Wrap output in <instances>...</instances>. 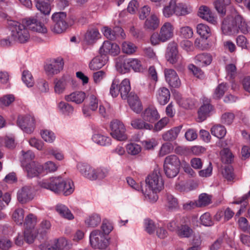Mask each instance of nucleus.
<instances>
[{
	"label": "nucleus",
	"instance_id": "nucleus-1",
	"mask_svg": "<svg viewBox=\"0 0 250 250\" xmlns=\"http://www.w3.org/2000/svg\"><path fill=\"white\" fill-rule=\"evenodd\" d=\"M40 187L49 189L56 194L68 196L74 190V185L70 179L63 180L61 177H51L39 182Z\"/></svg>",
	"mask_w": 250,
	"mask_h": 250
},
{
	"label": "nucleus",
	"instance_id": "nucleus-2",
	"mask_svg": "<svg viewBox=\"0 0 250 250\" xmlns=\"http://www.w3.org/2000/svg\"><path fill=\"white\" fill-rule=\"evenodd\" d=\"M221 29L223 33L226 35H236L239 31L244 34L250 32L247 22L240 15H236L234 18L227 17L224 19Z\"/></svg>",
	"mask_w": 250,
	"mask_h": 250
},
{
	"label": "nucleus",
	"instance_id": "nucleus-3",
	"mask_svg": "<svg viewBox=\"0 0 250 250\" xmlns=\"http://www.w3.org/2000/svg\"><path fill=\"white\" fill-rule=\"evenodd\" d=\"M12 38L21 43L27 42L30 39L29 31L26 26L20 22L11 21L8 22Z\"/></svg>",
	"mask_w": 250,
	"mask_h": 250
},
{
	"label": "nucleus",
	"instance_id": "nucleus-4",
	"mask_svg": "<svg viewBox=\"0 0 250 250\" xmlns=\"http://www.w3.org/2000/svg\"><path fill=\"white\" fill-rule=\"evenodd\" d=\"M77 168L84 177L91 180L104 179L108 175L109 172L106 168H94L89 165L83 163H79Z\"/></svg>",
	"mask_w": 250,
	"mask_h": 250
},
{
	"label": "nucleus",
	"instance_id": "nucleus-5",
	"mask_svg": "<svg viewBox=\"0 0 250 250\" xmlns=\"http://www.w3.org/2000/svg\"><path fill=\"white\" fill-rule=\"evenodd\" d=\"M181 162L176 155H170L166 157L164 162V170L168 178L176 177L179 172Z\"/></svg>",
	"mask_w": 250,
	"mask_h": 250
},
{
	"label": "nucleus",
	"instance_id": "nucleus-6",
	"mask_svg": "<svg viewBox=\"0 0 250 250\" xmlns=\"http://www.w3.org/2000/svg\"><path fill=\"white\" fill-rule=\"evenodd\" d=\"M53 25L51 30L55 33L60 34L66 30L69 25L66 21V14L64 12H58L52 16Z\"/></svg>",
	"mask_w": 250,
	"mask_h": 250
},
{
	"label": "nucleus",
	"instance_id": "nucleus-7",
	"mask_svg": "<svg viewBox=\"0 0 250 250\" xmlns=\"http://www.w3.org/2000/svg\"><path fill=\"white\" fill-rule=\"evenodd\" d=\"M111 135L119 141H125L127 139L125 134V128L122 122L115 120L110 123Z\"/></svg>",
	"mask_w": 250,
	"mask_h": 250
},
{
	"label": "nucleus",
	"instance_id": "nucleus-8",
	"mask_svg": "<svg viewBox=\"0 0 250 250\" xmlns=\"http://www.w3.org/2000/svg\"><path fill=\"white\" fill-rule=\"evenodd\" d=\"M146 182L149 188L156 191H160L164 188V182L159 173L153 172L146 179Z\"/></svg>",
	"mask_w": 250,
	"mask_h": 250
},
{
	"label": "nucleus",
	"instance_id": "nucleus-9",
	"mask_svg": "<svg viewBox=\"0 0 250 250\" xmlns=\"http://www.w3.org/2000/svg\"><path fill=\"white\" fill-rule=\"evenodd\" d=\"M19 126L27 133H32L35 128L34 118L30 115L20 116L17 120Z\"/></svg>",
	"mask_w": 250,
	"mask_h": 250
},
{
	"label": "nucleus",
	"instance_id": "nucleus-10",
	"mask_svg": "<svg viewBox=\"0 0 250 250\" xmlns=\"http://www.w3.org/2000/svg\"><path fill=\"white\" fill-rule=\"evenodd\" d=\"M67 243L63 238L55 239L41 244L40 248L41 250H63Z\"/></svg>",
	"mask_w": 250,
	"mask_h": 250
},
{
	"label": "nucleus",
	"instance_id": "nucleus-11",
	"mask_svg": "<svg viewBox=\"0 0 250 250\" xmlns=\"http://www.w3.org/2000/svg\"><path fill=\"white\" fill-rule=\"evenodd\" d=\"M120 51L119 46L114 43L110 41H104L99 49V52L101 55L106 56L107 54H110L112 56L117 55Z\"/></svg>",
	"mask_w": 250,
	"mask_h": 250
},
{
	"label": "nucleus",
	"instance_id": "nucleus-12",
	"mask_svg": "<svg viewBox=\"0 0 250 250\" xmlns=\"http://www.w3.org/2000/svg\"><path fill=\"white\" fill-rule=\"evenodd\" d=\"M23 21L26 26L33 31L42 34H45L47 32V29L45 26L35 18L25 19Z\"/></svg>",
	"mask_w": 250,
	"mask_h": 250
},
{
	"label": "nucleus",
	"instance_id": "nucleus-13",
	"mask_svg": "<svg viewBox=\"0 0 250 250\" xmlns=\"http://www.w3.org/2000/svg\"><path fill=\"white\" fill-rule=\"evenodd\" d=\"M164 72L166 81L170 86L173 88H178L180 86L181 81L174 70L166 69Z\"/></svg>",
	"mask_w": 250,
	"mask_h": 250
},
{
	"label": "nucleus",
	"instance_id": "nucleus-14",
	"mask_svg": "<svg viewBox=\"0 0 250 250\" xmlns=\"http://www.w3.org/2000/svg\"><path fill=\"white\" fill-rule=\"evenodd\" d=\"M64 62L62 58H57L46 64L44 69L48 75L57 74L62 69Z\"/></svg>",
	"mask_w": 250,
	"mask_h": 250
},
{
	"label": "nucleus",
	"instance_id": "nucleus-15",
	"mask_svg": "<svg viewBox=\"0 0 250 250\" xmlns=\"http://www.w3.org/2000/svg\"><path fill=\"white\" fill-rule=\"evenodd\" d=\"M174 27L170 22H165L161 27L158 35V39L165 42L170 39L173 36Z\"/></svg>",
	"mask_w": 250,
	"mask_h": 250
},
{
	"label": "nucleus",
	"instance_id": "nucleus-16",
	"mask_svg": "<svg viewBox=\"0 0 250 250\" xmlns=\"http://www.w3.org/2000/svg\"><path fill=\"white\" fill-rule=\"evenodd\" d=\"M28 177L33 178L38 176L43 171L42 166L39 163L33 161L24 167Z\"/></svg>",
	"mask_w": 250,
	"mask_h": 250
},
{
	"label": "nucleus",
	"instance_id": "nucleus-17",
	"mask_svg": "<svg viewBox=\"0 0 250 250\" xmlns=\"http://www.w3.org/2000/svg\"><path fill=\"white\" fill-rule=\"evenodd\" d=\"M198 15L213 25H215L217 23V18L214 16L210 9L207 6L202 5L199 7Z\"/></svg>",
	"mask_w": 250,
	"mask_h": 250
},
{
	"label": "nucleus",
	"instance_id": "nucleus-18",
	"mask_svg": "<svg viewBox=\"0 0 250 250\" xmlns=\"http://www.w3.org/2000/svg\"><path fill=\"white\" fill-rule=\"evenodd\" d=\"M34 189L31 186H26L23 187L18 193V199L21 203H25L33 198Z\"/></svg>",
	"mask_w": 250,
	"mask_h": 250
},
{
	"label": "nucleus",
	"instance_id": "nucleus-19",
	"mask_svg": "<svg viewBox=\"0 0 250 250\" xmlns=\"http://www.w3.org/2000/svg\"><path fill=\"white\" fill-rule=\"evenodd\" d=\"M142 118L145 121L153 123L160 118V115L156 107L149 106L142 113Z\"/></svg>",
	"mask_w": 250,
	"mask_h": 250
},
{
	"label": "nucleus",
	"instance_id": "nucleus-20",
	"mask_svg": "<svg viewBox=\"0 0 250 250\" xmlns=\"http://www.w3.org/2000/svg\"><path fill=\"white\" fill-rule=\"evenodd\" d=\"M166 57L167 61L170 63L175 64L178 62L179 55H178L177 46L175 43H172L169 44Z\"/></svg>",
	"mask_w": 250,
	"mask_h": 250
},
{
	"label": "nucleus",
	"instance_id": "nucleus-21",
	"mask_svg": "<svg viewBox=\"0 0 250 250\" xmlns=\"http://www.w3.org/2000/svg\"><path fill=\"white\" fill-rule=\"evenodd\" d=\"M102 31L104 36L110 40H115L119 35L123 37V30L119 26H116L112 29L107 27H104Z\"/></svg>",
	"mask_w": 250,
	"mask_h": 250
},
{
	"label": "nucleus",
	"instance_id": "nucleus-22",
	"mask_svg": "<svg viewBox=\"0 0 250 250\" xmlns=\"http://www.w3.org/2000/svg\"><path fill=\"white\" fill-rule=\"evenodd\" d=\"M127 99L128 103L133 111L137 113L142 111V105L137 95L130 92Z\"/></svg>",
	"mask_w": 250,
	"mask_h": 250
},
{
	"label": "nucleus",
	"instance_id": "nucleus-23",
	"mask_svg": "<svg viewBox=\"0 0 250 250\" xmlns=\"http://www.w3.org/2000/svg\"><path fill=\"white\" fill-rule=\"evenodd\" d=\"M86 98L85 93L82 91H76L65 96L64 99L67 102L75 103L76 104H81Z\"/></svg>",
	"mask_w": 250,
	"mask_h": 250
},
{
	"label": "nucleus",
	"instance_id": "nucleus-24",
	"mask_svg": "<svg viewBox=\"0 0 250 250\" xmlns=\"http://www.w3.org/2000/svg\"><path fill=\"white\" fill-rule=\"evenodd\" d=\"M156 97L158 102L161 105H165L169 100L170 94L169 90L166 87H160L157 91Z\"/></svg>",
	"mask_w": 250,
	"mask_h": 250
},
{
	"label": "nucleus",
	"instance_id": "nucleus-25",
	"mask_svg": "<svg viewBox=\"0 0 250 250\" xmlns=\"http://www.w3.org/2000/svg\"><path fill=\"white\" fill-rule=\"evenodd\" d=\"M209 103L210 101L207 99L204 101L203 105L201 106L198 112L199 121L202 122L206 120L212 110V106Z\"/></svg>",
	"mask_w": 250,
	"mask_h": 250
},
{
	"label": "nucleus",
	"instance_id": "nucleus-26",
	"mask_svg": "<svg viewBox=\"0 0 250 250\" xmlns=\"http://www.w3.org/2000/svg\"><path fill=\"white\" fill-rule=\"evenodd\" d=\"M107 61V57L105 56H98L95 57L89 63V68L91 70H95L101 68Z\"/></svg>",
	"mask_w": 250,
	"mask_h": 250
},
{
	"label": "nucleus",
	"instance_id": "nucleus-27",
	"mask_svg": "<svg viewBox=\"0 0 250 250\" xmlns=\"http://www.w3.org/2000/svg\"><path fill=\"white\" fill-rule=\"evenodd\" d=\"M119 93L123 99H126L129 95V92L131 90L130 83L129 79H125L123 80L119 86Z\"/></svg>",
	"mask_w": 250,
	"mask_h": 250
},
{
	"label": "nucleus",
	"instance_id": "nucleus-28",
	"mask_svg": "<svg viewBox=\"0 0 250 250\" xmlns=\"http://www.w3.org/2000/svg\"><path fill=\"white\" fill-rule=\"evenodd\" d=\"M100 38V34L97 28L87 30L84 36V40L88 44H92Z\"/></svg>",
	"mask_w": 250,
	"mask_h": 250
},
{
	"label": "nucleus",
	"instance_id": "nucleus-29",
	"mask_svg": "<svg viewBox=\"0 0 250 250\" xmlns=\"http://www.w3.org/2000/svg\"><path fill=\"white\" fill-rule=\"evenodd\" d=\"M182 127V125H179L167 131L163 134V139L165 141H172L175 140L178 137Z\"/></svg>",
	"mask_w": 250,
	"mask_h": 250
},
{
	"label": "nucleus",
	"instance_id": "nucleus-30",
	"mask_svg": "<svg viewBox=\"0 0 250 250\" xmlns=\"http://www.w3.org/2000/svg\"><path fill=\"white\" fill-rule=\"evenodd\" d=\"M56 211L62 217L68 220H72L74 216L69 208L65 205L59 204L55 207Z\"/></svg>",
	"mask_w": 250,
	"mask_h": 250
},
{
	"label": "nucleus",
	"instance_id": "nucleus-31",
	"mask_svg": "<svg viewBox=\"0 0 250 250\" xmlns=\"http://www.w3.org/2000/svg\"><path fill=\"white\" fill-rule=\"evenodd\" d=\"M131 126L137 129H148L151 130L153 128V125L149 123H147L141 119H133L131 122Z\"/></svg>",
	"mask_w": 250,
	"mask_h": 250
},
{
	"label": "nucleus",
	"instance_id": "nucleus-32",
	"mask_svg": "<svg viewBox=\"0 0 250 250\" xmlns=\"http://www.w3.org/2000/svg\"><path fill=\"white\" fill-rule=\"evenodd\" d=\"M92 139L95 143L102 146H108L111 144V138L110 137L99 133L94 134L92 136Z\"/></svg>",
	"mask_w": 250,
	"mask_h": 250
},
{
	"label": "nucleus",
	"instance_id": "nucleus-33",
	"mask_svg": "<svg viewBox=\"0 0 250 250\" xmlns=\"http://www.w3.org/2000/svg\"><path fill=\"white\" fill-rule=\"evenodd\" d=\"M230 0H214L213 4L219 13L225 15L227 7L230 4Z\"/></svg>",
	"mask_w": 250,
	"mask_h": 250
},
{
	"label": "nucleus",
	"instance_id": "nucleus-34",
	"mask_svg": "<svg viewBox=\"0 0 250 250\" xmlns=\"http://www.w3.org/2000/svg\"><path fill=\"white\" fill-rule=\"evenodd\" d=\"M159 19L156 15H152L149 19L145 21V26L147 29L154 30L159 26Z\"/></svg>",
	"mask_w": 250,
	"mask_h": 250
},
{
	"label": "nucleus",
	"instance_id": "nucleus-35",
	"mask_svg": "<svg viewBox=\"0 0 250 250\" xmlns=\"http://www.w3.org/2000/svg\"><path fill=\"white\" fill-rule=\"evenodd\" d=\"M101 222V216L97 213L92 214L85 220L86 225L91 228L96 227L100 224Z\"/></svg>",
	"mask_w": 250,
	"mask_h": 250
},
{
	"label": "nucleus",
	"instance_id": "nucleus-36",
	"mask_svg": "<svg viewBox=\"0 0 250 250\" xmlns=\"http://www.w3.org/2000/svg\"><path fill=\"white\" fill-rule=\"evenodd\" d=\"M210 131L212 135L219 139L224 138L227 133L226 128L220 125H214L211 127Z\"/></svg>",
	"mask_w": 250,
	"mask_h": 250
},
{
	"label": "nucleus",
	"instance_id": "nucleus-37",
	"mask_svg": "<svg viewBox=\"0 0 250 250\" xmlns=\"http://www.w3.org/2000/svg\"><path fill=\"white\" fill-rule=\"evenodd\" d=\"M36 6L41 12L45 16L49 15L51 11L50 4L46 2L41 0H35Z\"/></svg>",
	"mask_w": 250,
	"mask_h": 250
},
{
	"label": "nucleus",
	"instance_id": "nucleus-38",
	"mask_svg": "<svg viewBox=\"0 0 250 250\" xmlns=\"http://www.w3.org/2000/svg\"><path fill=\"white\" fill-rule=\"evenodd\" d=\"M193 233L192 229L187 225H182L180 226L176 233L181 238H189Z\"/></svg>",
	"mask_w": 250,
	"mask_h": 250
},
{
	"label": "nucleus",
	"instance_id": "nucleus-39",
	"mask_svg": "<svg viewBox=\"0 0 250 250\" xmlns=\"http://www.w3.org/2000/svg\"><path fill=\"white\" fill-rule=\"evenodd\" d=\"M221 159L223 163L230 164L233 160V155L230 149L228 148H223L220 152Z\"/></svg>",
	"mask_w": 250,
	"mask_h": 250
},
{
	"label": "nucleus",
	"instance_id": "nucleus-40",
	"mask_svg": "<svg viewBox=\"0 0 250 250\" xmlns=\"http://www.w3.org/2000/svg\"><path fill=\"white\" fill-rule=\"evenodd\" d=\"M192 10L190 7L183 3L176 4L175 15L178 16H185L189 14Z\"/></svg>",
	"mask_w": 250,
	"mask_h": 250
},
{
	"label": "nucleus",
	"instance_id": "nucleus-41",
	"mask_svg": "<svg viewBox=\"0 0 250 250\" xmlns=\"http://www.w3.org/2000/svg\"><path fill=\"white\" fill-rule=\"evenodd\" d=\"M197 32L203 38L207 39L211 35V30L206 24L200 23L197 25Z\"/></svg>",
	"mask_w": 250,
	"mask_h": 250
},
{
	"label": "nucleus",
	"instance_id": "nucleus-42",
	"mask_svg": "<svg viewBox=\"0 0 250 250\" xmlns=\"http://www.w3.org/2000/svg\"><path fill=\"white\" fill-rule=\"evenodd\" d=\"M176 1L175 0H171L168 5L163 8V13L166 18L171 17L173 14H175Z\"/></svg>",
	"mask_w": 250,
	"mask_h": 250
},
{
	"label": "nucleus",
	"instance_id": "nucleus-43",
	"mask_svg": "<svg viewBox=\"0 0 250 250\" xmlns=\"http://www.w3.org/2000/svg\"><path fill=\"white\" fill-rule=\"evenodd\" d=\"M37 223V217L33 214H29L25 218L24 226L25 229L34 230Z\"/></svg>",
	"mask_w": 250,
	"mask_h": 250
},
{
	"label": "nucleus",
	"instance_id": "nucleus-44",
	"mask_svg": "<svg viewBox=\"0 0 250 250\" xmlns=\"http://www.w3.org/2000/svg\"><path fill=\"white\" fill-rule=\"evenodd\" d=\"M22 80L28 87H32L34 84V80L31 73L25 70L22 73Z\"/></svg>",
	"mask_w": 250,
	"mask_h": 250
},
{
	"label": "nucleus",
	"instance_id": "nucleus-45",
	"mask_svg": "<svg viewBox=\"0 0 250 250\" xmlns=\"http://www.w3.org/2000/svg\"><path fill=\"white\" fill-rule=\"evenodd\" d=\"M196 60L199 62L200 65H209L212 61L211 55L207 53H202L197 55L195 57Z\"/></svg>",
	"mask_w": 250,
	"mask_h": 250
},
{
	"label": "nucleus",
	"instance_id": "nucleus-46",
	"mask_svg": "<svg viewBox=\"0 0 250 250\" xmlns=\"http://www.w3.org/2000/svg\"><path fill=\"white\" fill-rule=\"evenodd\" d=\"M58 107L63 114L67 115L72 114L74 111L73 106L63 101L60 102L58 104Z\"/></svg>",
	"mask_w": 250,
	"mask_h": 250
},
{
	"label": "nucleus",
	"instance_id": "nucleus-47",
	"mask_svg": "<svg viewBox=\"0 0 250 250\" xmlns=\"http://www.w3.org/2000/svg\"><path fill=\"white\" fill-rule=\"evenodd\" d=\"M12 217L17 224L21 225L23 222L24 210L21 208H18L15 210Z\"/></svg>",
	"mask_w": 250,
	"mask_h": 250
},
{
	"label": "nucleus",
	"instance_id": "nucleus-48",
	"mask_svg": "<svg viewBox=\"0 0 250 250\" xmlns=\"http://www.w3.org/2000/svg\"><path fill=\"white\" fill-rule=\"evenodd\" d=\"M21 152L22 153V157L21 160V166L23 167L28 165V163H30V162L34 159L35 155L31 150H28L26 152L22 150Z\"/></svg>",
	"mask_w": 250,
	"mask_h": 250
},
{
	"label": "nucleus",
	"instance_id": "nucleus-49",
	"mask_svg": "<svg viewBox=\"0 0 250 250\" xmlns=\"http://www.w3.org/2000/svg\"><path fill=\"white\" fill-rule=\"evenodd\" d=\"M227 90L226 83H222L219 84L215 88L213 97L215 99H219L224 95L225 92Z\"/></svg>",
	"mask_w": 250,
	"mask_h": 250
},
{
	"label": "nucleus",
	"instance_id": "nucleus-50",
	"mask_svg": "<svg viewBox=\"0 0 250 250\" xmlns=\"http://www.w3.org/2000/svg\"><path fill=\"white\" fill-rule=\"evenodd\" d=\"M142 193L144 194L146 200H148L151 203H154L157 201L158 199V196L157 194V192L159 191H154L149 188V191L146 190L144 191L143 189L141 190Z\"/></svg>",
	"mask_w": 250,
	"mask_h": 250
},
{
	"label": "nucleus",
	"instance_id": "nucleus-51",
	"mask_svg": "<svg viewBox=\"0 0 250 250\" xmlns=\"http://www.w3.org/2000/svg\"><path fill=\"white\" fill-rule=\"evenodd\" d=\"M211 196L206 194L202 193L199 195L197 202L198 207H202L208 206L210 204Z\"/></svg>",
	"mask_w": 250,
	"mask_h": 250
},
{
	"label": "nucleus",
	"instance_id": "nucleus-52",
	"mask_svg": "<svg viewBox=\"0 0 250 250\" xmlns=\"http://www.w3.org/2000/svg\"><path fill=\"white\" fill-rule=\"evenodd\" d=\"M15 101V97L12 94H8L0 98V107L3 108L10 105Z\"/></svg>",
	"mask_w": 250,
	"mask_h": 250
},
{
	"label": "nucleus",
	"instance_id": "nucleus-53",
	"mask_svg": "<svg viewBox=\"0 0 250 250\" xmlns=\"http://www.w3.org/2000/svg\"><path fill=\"white\" fill-rule=\"evenodd\" d=\"M201 223L202 225L210 227L214 225L213 220L208 212H206L202 215L200 218Z\"/></svg>",
	"mask_w": 250,
	"mask_h": 250
},
{
	"label": "nucleus",
	"instance_id": "nucleus-54",
	"mask_svg": "<svg viewBox=\"0 0 250 250\" xmlns=\"http://www.w3.org/2000/svg\"><path fill=\"white\" fill-rule=\"evenodd\" d=\"M127 153L132 155H136L141 151V147L140 145L135 143L128 144L126 147Z\"/></svg>",
	"mask_w": 250,
	"mask_h": 250
},
{
	"label": "nucleus",
	"instance_id": "nucleus-55",
	"mask_svg": "<svg viewBox=\"0 0 250 250\" xmlns=\"http://www.w3.org/2000/svg\"><path fill=\"white\" fill-rule=\"evenodd\" d=\"M136 50V46L130 42H125L122 43V51L127 54L134 53Z\"/></svg>",
	"mask_w": 250,
	"mask_h": 250
},
{
	"label": "nucleus",
	"instance_id": "nucleus-56",
	"mask_svg": "<svg viewBox=\"0 0 250 250\" xmlns=\"http://www.w3.org/2000/svg\"><path fill=\"white\" fill-rule=\"evenodd\" d=\"M179 33L180 36L185 39L191 38L193 34L192 29L188 26L180 28Z\"/></svg>",
	"mask_w": 250,
	"mask_h": 250
},
{
	"label": "nucleus",
	"instance_id": "nucleus-57",
	"mask_svg": "<svg viewBox=\"0 0 250 250\" xmlns=\"http://www.w3.org/2000/svg\"><path fill=\"white\" fill-rule=\"evenodd\" d=\"M240 229L244 232L248 233L250 234V225L247 219L243 217H240L238 221Z\"/></svg>",
	"mask_w": 250,
	"mask_h": 250
},
{
	"label": "nucleus",
	"instance_id": "nucleus-58",
	"mask_svg": "<svg viewBox=\"0 0 250 250\" xmlns=\"http://www.w3.org/2000/svg\"><path fill=\"white\" fill-rule=\"evenodd\" d=\"M178 203L176 198L171 194L167 195V206L170 209L176 208L178 207Z\"/></svg>",
	"mask_w": 250,
	"mask_h": 250
},
{
	"label": "nucleus",
	"instance_id": "nucleus-59",
	"mask_svg": "<svg viewBox=\"0 0 250 250\" xmlns=\"http://www.w3.org/2000/svg\"><path fill=\"white\" fill-rule=\"evenodd\" d=\"M41 134L42 138L46 142L52 143L55 139L54 133L50 130H42Z\"/></svg>",
	"mask_w": 250,
	"mask_h": 250
},
{
	"label": "nucleus",
	"instance_id": "nucleus-60",
	"mask_svg": "<svg viewBox=\"0 0 250 250\" xmlns=\"http://www.w3.org/2000/svg\"><path fill=\"white\" fill-rule=\"evenodd\" d=\"M144 226L146 231L150 234L154 233L157 227L152 220L149 219L145 220Z\"/></svg>",
	"mask_w": 250,
	"mask_h": 250
},
{
	"label": "nucleus",
	"instance_id": "nucleus-61",
	"mask_svg": "<svg viewBox=\"0 0 250 250\" xmlns=\"http://www.w3.org/2000/svg\"><path fill=\"white\" fill-rule=\"evenodd\" d=\"M222 174L223 177L228 181L232 180L234 177L232 167L231 166L225 167L222 172Z\"/></svg>",
	"mask_w": 250,
	"mask_h": 250
},
{
	"label": "nucleus",
	"instance_id": "nucleus-62",
	"mask_svg": "<svg viewBox=\"0 0 250 250\" xmlns=\"http://www.w3.org/2000/svg\"><path fill=\"white\" fill-rule=\"evenodd\" d=\"M55 85L54 87L55 91L56 93L61 94L64 91L66 82L64 79H62L60 80H56L55 81Z\"/></svg>",
	"mask_w": 250,
	"mask_h": 250
},
{
	"label": "nucleus",
	"instance_id": "nucleus-63",
	"mask_svg": "<svg viewBox=\"0 0 250 250\" xmlns=\"http://www.w3.org/2000/svg\"><path fill=\"white\" fill-rule=\"evenodd\" d=\"M127 65H130V68H132L135 71H140L142 68L141 62L136 59H127Z\"/></svg>",
	"mask_w": 250,
	"mask_h": 250
},
{
	"label": "nucleus",
	"instance_id": "nucleus-64",
	"mask_svg": "<svg viewBox=\"0 0 250 250\" xmlns=\"http://www.w3.org/2000/svg\"><path fill=\"white\" fill-rule=\"evenodd\" d=\"M188 69L197 78L202 79L204 74L202 70L193 64H190L188 66Z\"/></svg>",
	"mask_w": 250,
	"mask_h": 250
}]
</instances>
